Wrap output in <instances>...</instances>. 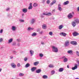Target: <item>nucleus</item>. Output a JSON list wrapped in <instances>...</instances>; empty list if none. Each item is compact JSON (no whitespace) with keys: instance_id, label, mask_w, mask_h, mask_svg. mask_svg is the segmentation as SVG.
Segmentation results:
<instances>
[{"instance_id":"44","label":"nucleus","mask_w":79,"mask_h":79,"mask_svg":"<svg viewBox=\"0 0 79 79\" xmlns=\"http://www.w3.org/2000/svg\"><path fill=\"white\" fill-rule=\"evenodd\" d=\"M47 13H44L43 14V15H45V16H47Z\"/></svg>"},{"instance_id":"59","label":"nucleus","mask_w":79,"mask_h":79,"mask_svg":"<svg viewBox=\"0 0 79 79\" xmlns=\"http://www.w3.org/2000/svg\"><path fill=\"white\" fill-rule=\"evenodd\" d=\"M78 11H79V7H78L77 8Z\"/></svg>"},{"instance_id":"27","label":"nucleus","mask_w":79,"mask_h":79,"mask_svg":"<svg viewBox=\"0 0 79 79\" xmlns=\"http://www.w3.org/2000/svg\"><path fill=\"white\" fill-rule=\"evenodd\" d=\"M39 62L38 61L35 62L34 63V65L35 66H37V65L39 64Z\"/></svg>"},{"instance_id":"40","label":"nucleus","mask_w":79,"mask_h":79,"mask_svg":"<svg viewBox=\"0 0 79 79\" xmlns=\"http://www.w3.org/2000/svg\"><path fill=\"white\" fill-rule=\"evenodd\" d=\"M32 6H29L28 7V10H32Z\"/></svg>"},{"instance_id":"4","label":"nucleus","mask_w":79,"mask_h":79,"mask_svg":"<svg viewBox=\"0 0 79 79\" xmlns=\"http://www.w3.org/2000/svg\"><path fill=\"white\" fill-rule=\"evenodd\" d=\"M61 5L60 4H58V10L60 11H61L62 10H63V9L61 8Z\"/></svg>"},{"instance_id":"5","label":"nucleus","mask_w":79,"mask_h":79,"mask_svg":"<svg viewBox=\"0 0 79 79\" xmlns=\"http://www.w3.org/2000/svg\"><path fill=\"white\" fill-rule=\"evenodd\" d=\"M10 65L12 68H16V65L14 63H12Z\"/></svg>"},{"instance_id":"26","label":"nucleus","mask_w":79,"mask_h":79,"mask_svg":"<svg viewBox=\"0 0 79 79\" xmlns=\"http://www.w3.org/2000/svg\"><path fill=\"white\" fill-rule=\"evenodd\" d=\"M37 6H38V4L37 3H35L33 4V6L34 7H36Z\"/></svg>"},{"instance_id":"17","label":"nucleus","mask_w":79,"mask_h":79,"mask_svg":"<svg viewBox=\"0 0 79 79\" xmlns=\"http://www.w3.org/2000/svg\"><path fill=\"white\" fill-rule=\"evenodd\" d=\"M42 27L44 29H47V25L45 24H44L42 26Z\"/></svg>"},{"instance_id":"36","label":"nucleus","mask_w":79,"mask_h":79,"mask_svg":"<svg viewBox=\"0 0 79 79\" xmlns=\"http://www.w3.org/2000/svg\"><path fill=\"white\" fill-rule=\"evenodd\" d=\"M49 35H53V32L52 31H50L49 32Z\"/></svg>"},{"instance_id":"25","label":"nucleus","mask_w":79,"mask_h":79,"mask_svg":"<svg viewBox=\"0 0 79 79\" xmlns=\"http://www.w3.org/2000/svg\"><path fill=\"white\" fill-rule=\"evenodd\" d=\"M68 3H69V2L68 1H67L65 2H64L63 3V5H68Z\"/></svg>"},{"instance_id":"10","label":"nucleus","mask_w":79,"mask_h":79,"mask_svg":"<svg viewBox=\"0 0 79 79\" xmlns=\"http://www.w3.org/2000/svg\"><path fill=\"white\" fill-rule=\"evenodd\" d=\"M75 66L74 67L72 68V70H75L77 68V64H75Z\"/></svg>"},{"instance_id":"12","label":"nucleus","mask_w":79,"mask_h":79,"mask_svg":"<svg viewBox=\"0 0 79 79\" xmlns=\"http://www.w3.org/2000/svg\"><path fill=\"white\" fill-rule=\"evenodd\" d=\"M22 11L23 12V13H27V9L26 8H24L22 9Z\"/></svg>"},{"instance_id":"15","label":"nucleus","mask_w":79,"mask_h":79,"mask_svg":"<svg viewBox=\"0 0 79 79\" xmlns=\"http://www.w3.org/2000/svg\"><path fill=\"white\" fill-rule=\"evenodd\" d=\"M56 2V0H53L52 1V2L50 4V5H53V4H55Z\"/></svg>"},{"instance_id":"58","label":"nucleus","mask_w":79,"mask_h":79,"mask_svg":"<svg viewBox=\"0 0 79 79\" xmlns=\"http://www.w3.org/2000/svg\"><path fill=\"white\" fill-rule=\"evenodd\" d=\"M30 6H32V3H30Z\"/></svg>"},{"instance_id":"22","label":"nucleus","mask_w":79,"mask_h":79,"mask_svg":"<svg viewBox=\"0 0 79 79\" xmlns=\"http://www.w3.org/2000/svg\"><path fill=\"white\" fill-rule=\"evenodd\" d=\"M37 35V33L35 32H34L32 33V34L31 35V36L33 37L34 36H36Z\"/></svg>"},{"instance_id":"29","label":"nucleus","mask_w":79,"mask_h":79,"mask_svg":"<svg viewBox=\"0 0 79 79\" xmlns=\"http://www.w3.org/2000/svg\"><path fill=\"white\" fill-rule=\"evenodd\" d=\"M63 25H61L59 26V29H61L63 28Z\"/></svg>"},{"instance_id":"19","label":"nucleus","mask_w":79,"mask_h":79,"mask_svg":"<svg viewBox=\"0 0 79 79\" xmlns=\"http://www.w3.org/2000/svg\"><path fill=\"white\" fill-rule=\"evenodd\" d=\"M72 24L73 27H75V26H76V23H75V22H74V21L72 22Z\"/></svg>"},{"instance_id":"47","label":"nucleus","mask_w":79,"mask_h":79,"mask_svg":"<svg viewBox=\"0 0 79 79\" xmlns=\"http://www.w3.org/2000/svg\"><path fill=\"white\" fill-rule=\"evenodd\" d=\"M3 41V39L2 38H0V42H2Z\"/></svg>"},{"instance_id":"38","label":"nucleus","mask_w":79,"mask_h":79,"mask_svg":"<svg viewBox=\"0 0 79 79\" xmlns=\"http://www.w3.org/2000/svg\"><path fill=\"white\" fill-rule=\"evenodd\" d=\"M39 55L40 57H43L44 56V55L42 53L40 54Z\"/></svg>"},{"instance_id":"6","label":"nucleus","mask_w":79,"mask_h":79,"mask_svg":"<svg viewBox=\"0 0 79 79\" xmlns=\"http://www.w3.org/2000/svg\"><path fill=\"white\" fill-rule=\"evenodd\" d=\"M60 35L63 36L64 37H66V35H67V34L64 32H62L60 33Z\"/></svg>"},{"instance_id":"16","label":"nucleus","mask_w":79,"mask_h":79,"mask_svg":"<svg viewBox=\"0 0 79 79\" xmlns=\"http://www.w3.org/2000/svg\"><path fill=\"white\" fill-rule=\"evenodd\" d=\"M37 69V68L35 67H33L31 69V70L32 71V72H34V71L35 70Z\"/></svg>"},{"instance_id":"48","label":"nucleus","mask_w":79,"mask_h":79,"mask_svg":"<svg viewBox=\"0 0 79 79\" xmlns=\"http://www.w3.org/2000/svg\"><path fill=\"white\" fill-rule=\"evenodd\" d=\"M3 32V29H1L0 31V33H2Z\"/></svg>"},{"instance_id":"41","label":"nucleus","mask_w":79,"mask_h":79,"mask_svg":"<svg viewBox=\"0 0 79 79\" xmlns=\"http://www.w3.org/2000/svg\"><path fill=\"white\" fill-rule=\"evenodd\" d=\"M17 66L18 67H20L21 66V64L19 63H17Z\"/></svg>"},{"instance_id":"32","label":"nucleus","mask_w":79,"mask_h":79,"mask_svg":"<svg viewBox=\"0 0 79 79\" xmlns=\"http://www.w3.org/2000/svg\"><path fill=\"white\" fill-rule=\"evenodd\" d=\"M67 53H69V54H71V53H73V51H72L71 50L68 51L67 52Z\"/></svg>"},{"instance_id":"55","label":"nucleus","mask_w":79,"mask_h":79,"mask_svg":"<svg viewBox=\"0 0 79 79\" xmlns=\"http://www.w3.org/2000/svg\"><path fill=\"white\" fill-rule=\"evenodd\" d=\"M17 46H20V44L19 43H18V44H17Z\"/></svg>"},{"instance_id":"33","label":"nucleus","mask_w":79,"mask_h":79,"mask_svg":"<svg viewBox=\"0 0 79 79\" xmlns=\"http://www.w3.org/2000/svg\"><path fill=\"white\" fill-rule=\"evenodd\" d=\"M54 65L52 64H50L49 65V68H54Z\"/></svg>"},{"instance_id":"2","label":"nucleus","mask_w":79,"mask_h":79,"mask_svg":"<svg viewBox=\"0 0 79 79\" xmlns=\"http://www.w3.org/2000/svg\"><path fill=\"white\" fill-rule=\"evenodd\" d=\"M52 51L54 52H55L56 53H57L58 52V48L56 46H53L52 47Z\"/></svg>"},{"instance_id":"35","label":"nucleus","mask_w":79,"mask_h":79,"mask_svg":"<svg viewBox=\"0 0 79 79\" xmlns=\"http://www.w3.org/2000/svg\"><path fill=\"white\" fill-rule=\"evenodd\" d=\"M52 14L51 13H47V16H51Z\"/></svg>"},{"instance_id":"37","label":"nucleus","mask_w":79,"mask_h":79,"mask_svg":"<svg viewBox=\"0 0 79 79\" xmlns=\"http://www.w3.org/2000/svg\"><path fill=\"white\" fill-rule=\"evenodd\" d=\"M19 21L22 23H24V20L23 19H20L19 20Z\"/></svg>"},{"instance_id":"28","label":"nucleus","mask_w":79,"mask_h":79,"mask_svg":"<svg viewBox=\"0 0 79 79\" xmlns=\"http://www.w3.org/2000/svg\"><path fill=\"white\" fill-rule=\"evenodd\" d=\"M30 66V64L29 63H27L26 65H25V68H28L29 66Z\"/></svg>"},{"instance_id":"52","label":"nucleus","mask_w":79,"mask_h":79,"mask_svg":"<svg viewBox=\"0 0 79 79\" xmlns=\"http://www.w3.org/2000/svg\"><path fill=\"white\" fill-rule=\"evenodd\" d=\"M13 56H10V59H13Z\"/></svg>"},{"instance_id":"61","label":"nucleus","mask_w":79,"mask_h":79,"mask_svg":"<svg viewBox=\"0 0 79 79\" xmlns=\"http://www.w3.org/2000/svg\"><path fill=\"white\" fill-rule=\"evenodd\" d=\"M52 19H55V18L54 17H52Z\"/></svg>"},{"instance_id":"60","label":"nucleus","mask_w":79,"mask_h":79,"mask_svg":"<svg viewBox=\"0 0 79 79\" xmlns=\"http://www.w3.org/2000/svg\"><path fill=\"white\" fill-rule=\"evenodd\" d=\"M40 34H43V31H41V32H40Z\"/></svg>"},{"instance_id":"23","label":"nucleus","mask_w":79,"mask_h":79,"mask_svg":"<svg viewBox=\"0 0 79 79\" xmlns=\"http://www.w3.org/2000/svg\"><path fill=\"white\" fill-rule=\"evenodd\" d=\"M42 78L43 79H47L48 76L46 75H44L43 76Z\"/></svg>"},{"instance_id":"18","label":"nucleus","mask_w":79,"mask_h":79,"mask_svg":"<svg viewBox=\"0 0 79 79\" xmlns=\"http://www.w3.org/2000/svg\"><path fill=\"white\" fill-rule=\"evenodd\" d=\"M64 70V69L62 68H60L58 70L59 72H63Z\"/></svg>"},{"instance_id":"30","label":"nucleus","mask_w":79,"mask_h":79,"mask_svg":"<svg viewBox=\"0 0 79 79\" xmlns=\"http://www.w3.org/2000/svg\"><path fill=\"white\" fill-rule=\"evenodd\" d=\"M55 71L54 70H52L51 71V75H53L55 74Z\"/></svg>"},{"instance_id":"7","label":"nucleus","mask_w":79,"mask_h":79,"mask_svg":"<svg viewBox=\"0 0 79 79\" xmlns=\"http://www.w3.org/2000/svg\"><path fill=\"white\" fill-rule=\"evenodd\" d=\"M70 44L73 45H77V42L76 41H72L70 42Z\"/></svg>"},{"instance_id":"13","label":"nucleus","mask_w":79,"mask_h":79,"mask_svg":"<svg viewBox=\"0 0 79 79\" xmlns=\"http://www.w3.org/2000/svg\"><path fill=\"white\" fill-rule=\"evenodd\" d=\"M73 36H77V35H79V33H77V32H75L73 33Z\"/></svg>"},{"instance_id":"43","label":"nucleus","mask_w":79,"mask_h":79,"mask_svg":"<svg viewBox=\"0 0 79 79\" xmlns=\"http://www.w3.org/2000/svg\"><path fill=\"white\" fill-rule=\"evenodd\" d=\"M16 40L18 42H21V40H20L19 39H17Z\"/></svg>"},{"instance_id":"42","label":"nucleus","mask_w":79,"mask_h":79,"mask_svg":"<svg viewBox=\"0 0 79 79\" xmlns=\"http://www.w3.org/2000/svg\"><path fill=\"white\" fill-rule=\"evenodd\" d=\"M77 53V55L78 56H79V52L78 51H77L76 52Z\"/></svg>"},{"instance_id":"46","label":"nucleus","mask_w":79,"mask_h":79,"mask_svg":"<svg viewBox=\"0 0 79 79\" xmlns=\"http://www.w3.org/2000/svg\"><path fill=\"white\" fill-rule=\"evenodd\" d=\"M37 32H39V31H40V28H38L37 29Z\"/></svg>"},{"instance_id":"56","label":"nucleus","mask_w":79,"mask_h":79,"mask_svg":"<svg viewBox=\"0 0 79 79\" xmlns=\"http://www.w3.org/2000/svg\"><path fill=\"white\" fill-rule=\"evenodd\" d=\"M43 15H43V14H42V15H41V18H44V16H43Z\"/></svg>"},{"instance_id":"63","label":"nucleus","mask_w":79,"mask_h":79,"mask_svg":"<svg viewBox=\"0 0 79 79\" xmlns=\"http://www.w3.org/2000/svg\"><path fill=\"white\" fill-rule=\"evenodd\" d=\"M52 11H53V12L55 11V10L54 9V10H53Z\"/></svg>"},{"instance_id":"20","label":"nucleus","mask_w":79,"mask_h":79,"mask_svg":"<svg viewBox=\"0 0 79 79\" xmlns=\"http://www.w3.org/2000/svg\"><path fill=\"white\" fill-rule=\"evenodd\" d=\"M42 71V70H41V69H37L36 71V73H40Z\"/></svg>"},{"instance_id":"11","label":"nucleus","mask_w":79,"mask_h":79,"mask_svg":"<svg viewBox=\"0 0 79 79\" xmlns=\"http://www.w3.org/2000/svg\"><path fill=\"white\" fill-rule=\"evenodd\" d=\"M34 51L31 50H30V54L31 56H32L34 55Z\"/></svg>"},{"instance_id":"14","label":"nucleus","mask_w":79,"mask_h":79,"mask_svg":"<svg viewBox=\"0 0 79 79\" xmlns=\"http://www.w3.org/2000/svg\"><path fill=\"white\" fill-rule=\"evenodd\" d=\"M13 40V38H11L9 39L8 40V44H10Z\"/></svg>"},{"instance_id":"34","label":"nucleus","mask_w":79,"mask_h":79,"mask_svg":"<svg viewBox=\"0 0 79 79\" xmlns=\"http://www.w3.org/2000/svg\"><path fill=\"white\" fill-rule=\"evenodd\" d=\"M24 73H20L19 74V76H24Z\"/></svg>"},{"instance_id":"51","label":"nucleus","mask_w":79,"mask_h":79,"mask_svg":"<svg viewBox=\"0 0 79 79\" xmlns=\"http://www.w3.org/2000/svg\"><path fill=\"white\" fill-rule=\"evenodd\" d=\"M41 44L42 45H44L45 44V43L43 42H42L41 43Z\"/></svg>"},{"instance_id":"39","label":"nucleus","mask_w":79,"mask_h":79,"mask_svg":"<svg viewBox=\"0 0 79 79\" xmlns=\"http://www.w3.org/2000/svg\"><path fill=\"white\" fill-rule=\"evenodd\" d=\"M46 3H47V4H50V0H48L47 1Z\"/></svg>"},{"instance_id":"54","label":"nucleus","mask_w":79,"mask_h":79,"mask_svg":"<svg viewBox=\"0 0 79 79\" xmlns=\"http://www.w3.org/2000/svg\"><path fill=\"white\" fill-rule=\"evenodd\" d=\"M9 10H10L9 8H7L6 9V11H9Z\"/></svg>"},{"instance_id":"57","label":"nucleus","mask_w":79,"mask_h":79,"mask_svg":"<svg viewBox=\"0 0 79 79\" xmlns=\"http://www.w3.org/2000/svg\"><path fill=\"white\" fill-rule=\"evenodd\" d=\"M24 14H22V17L23 18V17H24Z\"/></svg>"},{"instance_id":"49","label":"nucleus","mask_w":79,"mask_h":79,"mask_svg":"<svg viewBox=\"0 0 79 79\" xmlns=\"http://www.w3.org/2000/svg\"><path fill=\"white\" fill-rule=\"evenodd\" d=\"M16 43H14L12 44V45H16Z\"/></svg>"},{"instance_id":"50","label":"nucleus","mask_w":79,"mask_h":79,"mask_svg":"<svg viewBox=\"0 0 79 79\" xmlns=\"http://www.w3.org/2000/svg\"><path fill=\"white\" fill-rule=\"evenodd\" d=\"M45 1H46V0H42V3H44V2H45Z\"/></svg>"},{"instance_id":"8","label":"nucleus","mask_w":79,"mask_h":79,"mask_svg":"<svg viewBox=\"0 0 79 79\" xmlns=\"http://www.w3.org/2000/svg\"><path fill=\"white\" fill-rule=\"evenodd\" d=\"M62 58L63 59H64V62H67L68 61V58L66 57L65 56H63Z\"/></svg>"},{"instance_id":"62","label":"nucleus","mask_w":79,"mask_h":79,"mask_svg":"<svg viewBox=\"0 0 79 79\" xmlns=\"http://www.w3.org/2000/svg\"><path fill=\"white\" fill-rule=\"evenodd\" d=\"M2 69H0V72H1V71H2Z\"/></svg>"},{"instance_id":"9","label":"nucleus","mask_w":79,"mask_h":79,"mask_svg":"<svg viewBox=\"0 0 79 79\" xmlns=\"http://www.w3.org/2000/svg\"><path fill=\"white\" fill-rule=\"evenodd\" d=\"M11 29L13 31H15L16 30V27L15 26H12Z\"/></svg>"},{"instance_id":"24","label":"nucleus","mask_w":79,"mask_h":79,"mask_svg":"<svg viewBox=\"0 0 79 79\" xmlns=\"http://www.w3.org/2000/svg\"><path fill=\"white\" fill-rule=\"evenodd\" d=\"M34 28L31 27H29L27 28V30L28 31H30L31 30H34Z\"/></svg>"},{"instance_id":"64","label":"nucleus","mask_w":79,"mask_h":79,"mask_svg":"<svg viewBox=\"0 0 79 79\" xmlns=\"http://www.w3.org/2000/svg\"><path fill=\"white\" fill-rule=\"evenodd\" d=\"M67 68H69V65H67Z\"/></svg>"},{"instance_id":"1","label":"nucleus","mask_w":79,"mask_h":79,"mask_svg":"<svg viewBox=\"0 0 79 79\" xmlns=\"http://www.w3.org/2000/svg\"><path fill=\"white\" fill-rule=\"evenodd\" d=\"M74 12H72V13H69L67 16L68 18H69V19H71V18H73L74 16Z\"/></svg>"},{"instance_id":"21","label":"nucleus","mask_w":79,"mask_h":79,"mask_svg":"<svg viewBox=\"0 0 79 79\" xmlns=\"http://www.w3.org/2000/svg\"><path fill=\"white\" fill-rule=\"evenodd\" d=\"M35 19H31V24H34L35 23Z\"/></svg>"},{"instance_id":"53","label":"nucleus","mask_w":79,"mask_h":79,"mask_svg":"<svg viewBox=\"0 0 79 79\" xmlns=\"http://www.w3.org/2000/svg\"><path fill=\"white\" fill-rule=\"evenodd\" d=\"M13 53L15 54L16 53V51H14L13 52Z\"/></svg>"},{"instance_id":"31","label":"nucleus","mask_w":79,"mask_h":79,"mask_svg":"<svg viewBox=\"0 0 79 79\" xmlns=\"http://www.w3.org/2000/svg\"><path fill=\"white\" fill-rule=\"evenodd\" d=\"M74 22L75 23H77V24H78V23H79V20H78V19H76V20H75Z\"/></svg>"},{"instance_id":"45","label":"nucleus","mask_w":79,"mask_h":79,"mask_svg":"<svg viewBox=\"0 0 79 79\" xmlns=\"http://www.w3.org/2000/svg\"><path fill=\"white\" fill-rule=\"evenodd\" d=\"M27 60V58L26 57L24 59V60L25 61H26Z\"/></svg>"},{"instance_id":"3","label":"nucleus","mask_w":79,"mask_h":79,"mask_svg":"<svg viewBox=\"0 0 79 79\" xmlns=\"http://www.w3.org/2000/svg\"><path fill=\"white\" fill-rule=\"evenodd\" d=\"M69 45V40H67L64 44L65 47H68Z\"/></svg>"}]
</instances>
